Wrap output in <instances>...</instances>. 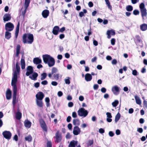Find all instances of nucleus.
<instances>
[{"label": "nucleus", "mask_w": 147, "mask_h": 147, "mask_svg": "<svg viewBox=\"0 0 147 147\" xmlns=\"http://www.w3.org/2000/svg\"><path fill=\"white\" fill-rule=\"evenodd\" d=\"M20 68L18 63H16V70L13 73L12 78L11 85L13 87V96L12 102L14 106L16 103V96L17 91V87L16 83L17 81V76L19 74Z\"/></svg>", "instance_id": "f257e3e1"}, {"label": "nucleus", "mask_w": 147, "mask_h": 147, "mask_svg": "<svg viewBox=\"0 0 147 147\" xmlns=\"http://www.w3.org/2000/svg\"><path fill=\"white\" fill-rule=\"evenodd\" d=\"M42 58L44 63L47 64L49 67L53 66L55 65V61L54 59L49 55H43Z\"/></svg>", "instance_id": "f03ea898"}, {"label": "nucleus", "mask_w": 147, "mask_h": 147, "mask_svg": "<svg viewBox=\"0 0 147 147\" xmlns=\"http://www.w3.org/2000/svg\"><path fill=\"white\" fill-rule=\"evenodd\" d=\"M23 42L24 43L31 44L33 41L34 37L33 34H25L22 37Z\"/></svg>", "instance_id": "7ed1b4c3"}, {"label": "nucleus", "mask_w": 147, "mask_h": 147, "mask_svg": "<svg viewBox=\"0 0 147 147\" xmlns=\"http://www.w3.org/2000/svg\"><path fill=\"white\" fill-rule=\"evenodd\" d=\"M139 7L142 19L144 20V17H146L147 15V10L145 7L144 4L142 3H141Z\"/></svg>", "instance_id": "20e7f679"}, {"label": "nucleus", "mask_w": 147, "mask_h": 147, "mask_svg": "<svg viewBox=\"0 0 147 147\" xmlns=\"http://www.w3.org/2000/svg\"><path fill=\"white\" fill-rule=\"evenodd\" d=\"M78 114L80 117H86L88 114V112L84 108H81L78 111Z\"/></svg>", "instance_id": "39448f33"}, {"label": "nucleus", "mask_w": 147, "mask_h": 147, "mask_svg": "<svg viewBox=\"0 0 147 147\" xmlns=\"http://www.w3.org/2000/svg\"><path fill=\"white\" fill-rule=\"evenodd\" d=\"M14 28V26L11 22H8L6 24L5 28L7 31H12Z\"/></svg>", "instance_id": "423d86ee"}, {"label": "nucleus", "mask_w": 147, "mask_h": 147, "mask_svg": "<svg viewBox=\"0 0 147 147\" xmlns=\"http://www.w3.org/2000/svg\"><path fill=\"white\" fill-rule=\"evenodd\" d=\"M111 90L114 94L117 95L119 93L120 88L117 86L115 85L112 87Z\"/></svg>", "instance_id": "0eeeda50"}, {"label": "nucleus", "mask_w": 147, "mask_h": 147, "mask_svg": "<svg viewBox=\"0 0 147 147\" xmlns=\"http://www.w3.org/2000/svg\"><path fill=\"white\" fill-rule=\"evenodd\" d=\"M40 125L43 130L46 132L47 131V127L44 121L42 119L40 120Z\"/></svg>", "instance_id": "6e6552de"}, {"label": "nucleus", "mask_w": 147, "mask_h": 147, "mask_svg": "<svg viewBox=\"0 0 147 147\" xmlns=\"http://www.w3.org/2000/svg\"><path fill=\"white\" fill-rule=\"evenodd\" d=\"M2 134L3 137L8 140L10 139L11 136V134L8 131H5L3 132Z\"/></svg>", "instance_id": "1a4fd4ad"}, {"label": "nucleus", "mask_w": 147, "mask_h": 147, "mask_svg": "<svg viewBox=\"0 0 147 147\" xmlns=\"http://www.w3.org/2000/svg\"><path fill=\"white\" fill-rule=\"evenodd\" d=\"M26 71V75L27 76H29L30 74H31L34 71L32 67L30 66H28L27 67Z\"/></svg>", "instance_id": "9d476101"}, {"label": "nucleus", "mask_w": 147, "mask_h": 147, "mask_svg": "<svg viewBox=\"0 0 147 147\" xmlns=\"http://www.w3.org/2000/svg\"><path fill=\"white\" fill-rule=\"evenodd\" d=\"M107 37L108 38L110 39L111 37V36L114 35L115 34V32L114 30L111 29L108 30L107 31Z\"/></svg>", "instance_id": "9b49d317"}, {"label": "nucleus", "mask_w": 147, "mask_h": 147, "mask_svg": "<svg viewBox=\"0 0 147 147\" xmlns=\"http://www.w3.org/2000/svg\"><path fill=\"white\" fill-rule=\"evenodd\" d=\"M81 132L80 128L77 126H75L74 127L73 133L75 135H77L79 134Z\"/></svg>", "instance_id": "f8f14e48"}, {"label": "nucleus", "mask_w": 147, "mask_h": 147, "mask_svg": "<svg viewBox=\"0 0 147 147\" xmlns=\"http://www.w3.org/2000/svg\"><path fill=\"white\" fill-rule=\"evenodd\" d=\"M36 99L42 100L44 97V95L42 92H39L36 95Z\"/></svg>", "instance_id": "ddd939ff"}, {"label": "nucleus", "mask_w": 147, "mask_h": 147, "mask_svg": "<svg viewBox=\"0 0 147 147\" xmlns=\"http://www.w3.org/2000/svg\"><path fill=\"white\" fill-rule=\"evenodd\" d=\"M55 142H59L60 141L61 139V135L59 133L58 131H57L55 134Z\"/></svg>", "instance_id": "4468645a"}, {"label": "nucleus", "mask_w": 147, "mask_h": 147, "mask_svg": "<svg viewBox=\"0 0 147 147\" xmlns=\"http://www.w3.org/2000/svg\"><path fill=\"white\" fill-rule=\"evenodd\" d=\"M11 17L10 14L6 13L3 16V20L4 22L8 21L11 20Z\"/></svg>", "instance_id": "2eb2a0df"}, {"label": "nucleus", "mask_w": 147, "mask_h": 147, "mask_svg": "<svg viewBox=\"0 0 147 147\" xmlns=\"http://www.w3.org/2000/svg\"><path fill=\"white\" fill-rule=\"evenodd\" d=\"M59 31V28L57 26H55L53 28L52 32L53 34L57 35Z\"/></svg>", "instance_id": "dca6fc26"}, {"label": "nucleus", "mask_w": 147, "mask_h": 147, "mask_svg": "<svg viewBox=\"0 0 147 147\" xmlns=\"http://www.w3.org/2000/svg\"><path fill=\"white\" fill-rule=\"evenodd\" d=\"M49 14V11L47 9L43 11L42 12V15L44 18H46L48 16Z\"/></svg>", "instance_id": "f3484780"}, {"label": "nucleus", "mask_w": 147, "mask_h": 147, "mask_svg": "<svg viewBox=\"0 0 147 147\" xmlns=\"http://www.w3.org/2000/svg\"><path fill=\"white\" fill-rule=\"evenodd\" d=\"M92 78V76L90 74H86L85 75V80L87 82L91 81Z\"/></svg>", "instance_id": "a211bd4d"}, {"label": "nucleus", "mask_w": 147, "mask_h": 147, "mask_svg": "<svg viewBox=\"0 0 147 147\" xmlns=\"http://www.w3.org/2000/svg\"><path fill=\"white\" fill-rule=\"evenodd\" d=\"M38 76V74L34 72L32 75L29 76V78L32 80H36Z\"/></svg>", "instance_id": "6ab92c4d"}, {"label": "nucleus", "mask_w": 147, "mask_h": 147, "mask_svg": "<svg viewBox=\"0 0 147 147\" xmlns=\"http://www.w3.org/2000/svg\"><path fill=\"white\" fill-rule=\"evenodd\" d=\"M140 29L142 31H145L147 30V24L144 23L140 26Z\"/></svg>", "instance_id": "aec40b11"}, {"label": "nucleus", "mask_w": 147, "mask_h": 147, "mask_svg": "<svg viewBox=\"0 0 147 147\" xmlns=\"http://www.w3.org/2000/svg\"><path fill=\"white\" fill-rule=\"evenodd\" d=\"M107 115V121L108 122H111L112 121V119H111L112 117V116L111 113L107 112L106 113Z\"/></svg>", "instance_id": "412c9836"}, {"label": "nucleus", "mask_w": 147, "mask_h": 147, "mask_svg": "<svg viewBox=\"0 0 147 147\" xmlns=\"http://www.w3.org/2000/svg\"><path fill=\"white\" fill-rule=\"evenodd\" d=\"M78 142L76 141L73 140L71 141L68 146V147H75L77 145Z\"/></svg>", "instance_id": "4be33fe9"}, {"label": "nucleus", "mask_w": 147, "mask_h": 147, "mask_svg": "<svg viewBox=\"0 0 147 147\" xmlns=\"http://www.w3.org/2000/svg\"><path fill=\"white\" fill-rule=\"evenodd\" d=\"M6 97L7 100H9L11 97V92L9 89H8L6 92Z\"/></svg>", "instance_id": "5701e85b"}, {"label": "nucleus", "mask_w": 147, "mask_h": 147, "mask_svg": "<svg viewBox=\"0 0 147 147\" xmlns=\"http://www.w3.org/2000/svg\"><path fill=\"white\" fill-rule=\"evenodd\" d=\"M25 126L27 128L30 127L31 125V123L28 120H26L24 122Z\"/></svg>", "instance_id": "b1692460"}, {"label": "nucleus", "mask_w": 147, "mask_h": 147, "mask_svg": "<svg viewBox=\"0 0 147 147\" xmlns=\"http://www.w3.org/2000/svg\"><path fill=\"white\" fill-rule=\"evenodd\" d=\"M73 124L74 125H79L80 124V121L78 119H74L73 120Z\"/></svg>", "instance_id": "393cba45"}, {"label": "nucleus", "mask_w": 147, "mask_h": 147, "mask_svg": "<svg viewBox=\"0 0 147 147\" xmlns=\"http://www.w3.org/2000/svg\"><path fill=\"white\" fill-rule=\"evenodd\" d=\"M33 61L34 63L36 64H38L42 62L41 59L38 57H36L34 58Z\"/></svg>", "instance_id": "a878e982"}, {"label": "nucleus", "mask_w": 147, "mask_h": 147, "mask_svg": "<svg viewBox=\"0 0 147 147\" xmlns=\"http://www.w3.org/2000/svg\"><path fill=\"white\" fill-rule=\"evenodd\" d=\"M135 98L136 100V103L139 105L141 104V101L140 98L137 96H135Z\"/></svg>", "instance_id": "bb28decb"}, {"label": "nucleus", "mask_w": 147, "mask_h": 147, "mask_svg": "<svg viewBox=\"0 0 147 147\" xmlns=\"http://www.w3.org/2000/svg\"><path fill=\"white\" fill-rule=\"evenodd\" d=\"M36 103L38 106L41 107L43 106V103L42 100L36 99Z\"/></svg>", "instance_id": "cd10ccee"}, {"label": "nucleus", "mask_w": 147, "mask_h": 147, "mask_svg": "<svg viewBox=\"0 0 147 147\" xmlns=\"http://www.w3.org/2000/svg\"><path fill=\"white\" fill-rule=\"evenodd\" d=\"M21 68L22 69H24L25 68V63L24 59L22 58L21 60Z\"/></svg>", "instance_id": "c85d7f7f"}, {"label": "nucleus", "mask_w": 147, "mask_h": 147, "mask_svg": "<svg viewBox=\"0 0 147 147\" xmlns=\"http://www.w3.org/2000/svg\"><path fill=\"white\" fill-rule=\"evenodd\" d=\"M20 45H18L16 48V56L18 57L20 52Z\"/></svg>", "instance_id": "c756f323"}, {"label": "nucleus", "mask_w": 147, "mask_h": 147, "mask_svg": "<svg viewBox=\"0 0 147 147\" xmlns=\"http://www.w3.org/2000/svg\"><path fill=\"white\" fill-rule=\"evenodd\" d=\"M7 31L5 32V37L7 39H9L11 37V33Z\"/></svg>", "instance_id": "7c9ffc66"}, {"label": "nucleus", "mask_w": 147, "mask_h": 147, "mask_svg": "<svg viewBox=\"0 0 147 147\" xmlns=\"http://www.w3.org/2000/svg\"><path fill=\"white\" fill-rule=\"evenodd\" d=\"M25 139L26 141L28 142H30L32 140V138L30 135H28L25 137Z\"/></svg>", "instance_id": "2f4dec72"}, {"label": "nucleus", "mask_w": 147, "mask_h": 147, "mask_svg": "<svg viewBox=\"0 0 147 147\" xmlns=\"http://www.w3.org/2000/svg\"><path fill=\"white\" fill-rule=\"evenodd\" d=\"M87 12V11L86 9H83V12H80L79 14V16L80 17H82V16H84V13H86Z\"/></svg>", "instance_id": "473e14b6"}, {"label": "nucleus", "mask_w": 147, "mask_h": 147, "mask_svg": "<svg viewBox=\"0 0 147 147\" xmlns=\"http://www.w3.org/2000/svg\"><path fill=\"white\" fill-rule=\"evenodd\" d=\"M133 9L132 6L130 5H128L126 7V10L129 11H131Z\"/></svg>", "instance_id": "72a5a7b5"}, {"label": "nucleus", "mask_w": 147, "mask_h": 147, "mask_svg": "<svg viewBox=\"0 0 147 147\" xmlns=\"http://www.w3.org/2000/svg\"><path fill=\"white\" fill-rule=\"evenodd\" d=\"M22 117L21 113L19 112H17L16 115V118L18 119H20Z\"/></svg>", "instance_id": "f704fd0d"}, {"label": "nucleus", "mask_w": 147, "mask_h": 147, "mask_svg": "<svg viewBox=\"0 0 147 147\" xmlns=\"http://www.w3.org/2000/svg\"><path fill=\"white\" fill-rule=\"evenodd\" d=\"M120 116V114L119 113H118L115 117V121L116 123H117L119 119Z\"/></svg>", "instance_id": "c9c22d12"}, {"label": "nucleus", "mask_w": 147, "mask_h": 147, "mask_svg": "<svg viewBox=\"0 0 147 147\" xmlns=\"http://www.w3.org/2000/svg\"><path fill=\"white\" fill-rule=\"evenodd\" d=\"M119 104V101L117 100H115L113 102L112 105L113 107H116Z\"/></svg>", "instance_id": "e433bc0d"}, {"label": "nucleus", "mask_w": 147, "mask_h": 147, "mask_svg": "<svg viewBox=\"0 0 147 147\" xmlns=\"http://www.w3.org/2000/svg\"><path fill=\"white\" fill-rule=\"evenodd\" d=\"M47 76V75L46 73H43L42 74H41V80H44L46 77Z\"/></svg>", "instance_id": "4c0bfd02"}, {"label": "nucleus", "mask_w": 147, "mask_h": 147, "mask_svg": "<svg viewBox=\"0 0 147 147\" xmlns=\"http://www.w3.org/2000/svg\"><path fill=\"white\" fill-rule=\"evenodd\" d=\"M45 101L46 102V105L47 107L49 106L50 99L49 98L46 97L45 98Z\"/></svg>", "instance_id": "58836bf2"}, {"label": "nucleus", "mask_w": 147, "mask_h": 147, "mask_svg": "<svg viewBox=\"0 0 147 147\" xmlns=\"http://www.w3.org/2000/svg\"><path fill=\"white\" fill-rule=\"evenodd\" d=\"M70 78L69 77H67L64 80L66 84H69L70 83Z\"/></svg>", "instance_id": "ea45409f"}, {"label": "nucleus", "mask_w": 147, "mask_h": 147, "mask_svg": "<svg viewBox=\"0 0 147 147\" xmlns=\"http://www.w3.org/2000/svg\"><path fill=\"white\" fill-rule=\"evenodd\" d=\"M58 71V69L55 67H53L51 70L52 74L56 73Z\"/></svg>", "instance_id": "a19ab883"}, {"label": "nucleus", "mask_w": 147, "mask_h": 147, "mask_svg": "<svg viewBox=\"0 0 147 147\" xmlns=\"http://www.w3.org/2000/svg\"><path fill=\"white\" fill-rule=\"evenodd\" d=\"M138 74V72L136 71V70L134 69L132 70V74L135 76H137Z\"/></svg>", "instance_id": "79ce46f5"}, {"label": "nucleus", "mask_w": 147, "mask_h": 147, "mask_svg": "<svg viewBox=\"0 0 147 147\" xmlns=\"http://www.w3.org/2000/svg\"><path fill=\"white\" fill-rule=\"evenodd\" d=\"M133 14L135 15H138L139 13V12L138 10H135L133 11Z\"/></svg>", "instance_id": "37998d69"}, {"label": "nucleus", "mask_w": 147, "mask_h": 147, "mask_svg": "<svg viewBox=\"0 0 147 147\" xmlns=\"http://www.w3.org/2000/svg\"><path fill=\"white\" fill-rule=\"evenodd\" d=\"M115 38H113L111 39V43L112 45H113L115 44Z\"/></svg>", "instance_id": "c03bdc74"}, {"label": "nucleus", "mask_w": 147, "mask_h": 147, "mask_svg": "<svg viewBox=\"0 0 147 147\" xmlns=\"http://www.w3.org/2000/svg\"><path fill=\"white\" fill-rule=\"evenodd\" d=\"M93 140H89L88 143V146H91L93 143Z\"/></svg>", "instance_id": "a18cd8bd"}, {"label": "nucleus", "mask_w": 147, "mask_h": 147, "mask_svg": "<svg viewBox=\"0 0 147 147\" xmlns=\"http://www.w3.org/2000/svg\"><path fill=\"white\" fill-rule=\"evenodd\" d=\"M72 116L74 118H76L77 117V115L76 112H74L72 113Z\"/></svg>", "instance_id": "49530a36"}, {"label": "nucleus", "mask_w": 147, "mask_h": 147, "mask_svg": "<svg viewBox=\"0 0 147 147\" xmlns=\"http://www.w3.org/2000/svg\"><path fill=\"white\" fill-rule=\"evenodd\" d=\"M52 144L51 143L50 141H48L47 144V147H51Z\"/></svg>", "instance_id": "de8ad7c7"}, {"label": "nucleus", "mask_w": 147, "mask_h": 147, "mask_svg": "<svg viewBox=\"0 0 147 147\" xmlns=\"http://www.w3.org/2000/svg\"><path fill=\"white\" fill-rule=\"evenodd\" d=\"M53 77L55 78L57 80H58L59 77V74H54Z\"/></svg>", "instance_id": "09e8293b"}, {"label": "nucleus", "mask_w": 147, "mask_h": 147, "mask_svg": "<svg viewBox=\"0 0 147 147\" xmlns=\"http://www.w3.org/2000/svg\"><path fill=\"white\" fill-rule=\"evenodd\" d=\"M101 91L102 93H105L106 91V89L104 87H102L101 89Z\"/></svg>", "instance_id": "8fccbe9b"}, {"label": "nucleus", "mask_w": 147, "mask_h": 147, "mask_svg": "<svg viewBox=\"0 0 147 147\" xmlns=\"http://www.w3.org/2000/svg\"><path fill=\"white\" fill-rule=\"evenodd\" d=\"M99 132L101 134H103L104 133L105 130L101 128L99 129Z\"/></svg>", "instance_id": "3c124183"}, {"label": "nucleus", "mask_w": 147, "mask_h": 147, "mask_svg": "<svg viewBox=\"0 0 147 147\" xmlns=\"http://www.w3.org/2000/svg\"><path fill=\"white\" fill-rule=\"evenodd\" d=\"M137 131L140 133H142L143 132V129L141 128H139L137 129Z\"/></svg>", "instance_id": "603ef678"}, {"label": "nucleus", "mask_w": 147, "mask_h": 147, "mask_svg": "<svg viewBox=\"0 0 147 147\" xmlns=\"http://www.w3.org/2000/svg\"><path fill=\"white\" fill-rule=\"evenodd\" d=\"M98 84H94L93 86V88L95 90H97L98 88Z\"/></svg>", "instance_id": "864d4df0"}, {"label": "nucleus", "mask_w": 147, "mask_h": 147, "mask_svg": "<svg viewBox=\"0 0 147 147\" xmlns=\"http://www.w3.org/2000/svg\"><path fill=\"white\" fill-rule=\"evenodd\" d=\"M139 0H131V2L133 4H135L139 2Z\"/></svg>", "instance_id": "5fc2aeb1"}, {"label": "nucleus", "mask_w": 147, "mask_h": 147, "mask_svg": "<svg viewBox=\"0 0 147 147\" xmlns=\"http://www.w3.org/2000/svg\"><path fill=\"white\" fill-rule=\"evenodd\" d=\"M109 136L111 137H113L114 135V133L112 131H110L109 133Z\"/></svg>", "instance_id": "6e6d98bb"}, {"label": "nucleus", "mask_w": 147, "mask_h": 147, "mask_svg": "<svg viewBox=\"0 0 147 147\" xmlns=\"http://www.w3.org/2000/svg\"><path fill=\"white\" fill-rule=\"evenodd\" d=\"M51 84L53 86H56L57 85V83L55 81H52Z\"/></svg>", "instance_id": "4d7b16f0"}, {"label": "nucleus", "mask_w": 147, "mask_h": 147, "mask_svg": "<svg viewBox=\"0 0 147 147\" xmlns=\"http://www.w3.org/2000/svg\"><path fill=\"white\" fill-rule=\"evenodd\" d=\"M58 95L59 97L62 96L63 95V93L61 91H59L58 92Z\"/></svg>", "instance_id": "13d9d810"}, {"label": "nucleus", "mask_w": 147, "mask_h": 147, "mask_svg": "<svg viewBox=\"0 0 147 147\" xmlns=\"http://www.w3.org/2000/svg\"><path fill=\"white\" fill-rule=\"evenodd\" d=\"M41 83L42 84L45 85L47 84L48 82L46 80H44L41 82Z\"/></svg>", "instance_id": "bf43d9fd"}, {"label": "nucleus", "mask_w": 147, "mask_h": 147, "mask_svg": "<svg viewBox=\"0 0 147 147\" xmlns=\"http://www.w3.org/2000/svg\"><path fill=\"white\" fill-rule=\"evenodd\" d=\"M117 63V61L115 59H113L112 61V63L113 65H115Z\"/></svg>", "instance_id": "052dcab7"}, {"label": "nucleus", "mask_w": 147, "mask_h": 147, "mask_svg": "<svg viewBox=\"0 0 147 147\" xmlns=\"http://www.w3.org/2000/svg\"><path fill=\"white\" fill-rule=\"evenodd\" d=\"M120 131L119 129H117L116 130L115 133L117 135H119L120 134Z\"/></svg>", "instance_id": "680f3d73"}, {"label": "nucleus", "mask_w": 147, "mask_h": 147, "mask_svg": "<svg viewBox=\"0 0 147 147\" xmlns=\"http://www.w3.org/2000/svg\"><path fill=\"white\" fill-rule=\"evenodd\" d=\"M73 106V103L72 102H70L68 103V106L69 107H72Z\"/></svg>", "instance_id": "e2e57ef3"}, {"label": "nucleus", "mask_w": 147, "mask_h": 147, "mask_svg": "<svg viewBox=\"0 0 147 147\" xmlns=\"http://www.w3.org/2000/svg\"><path fill=\"white\" fill-rule=\"evenodd\" d=\"M79 100L81 101H83L84 100V97L82 96H80L79 97Z\"/></svg>", "instance_id": "0e129e2a"}, {"label": "nucleus", "mask_w": 147, "mask_h": 147, "mask_svg": "<svg viewBox=\"0 0 147 147\" xmlns=\"http://www.w3.org/2000/svg\"><path fill=\"white\" fill-rule=\"evenodd\" d=\"M134 112V109L132 108H130L129 109L128 112L129 114L132 113Z\"/></svg>", "instance_id": "69168bd1"}, {"label": "nucleus", "mask_w": 147, "mask_h": 147, "mask_svg": "<svg viewBox=\"0 0 147 147\" xmlns=\"http://www.w3.org/2000/svg\"><path fill=\"white\" fill-rule=\"evenodd\" d=\"M71 117L70 116H68L67 118V121L68 122H69L70 121Z\"/></svg>", "instance_id": "338daca9"}, {"label": "nucleus", "mask_w": 147, "mask_h": 147, "mask_svg": "<svg viewBox=\"0 0 147 147\" xmlns=\"http://www.w3.org/2000/svg\"><path fill=\"white\" fill-rule=\"evenodd\" d=\"M143 104L144 106L147 108V101L144 100L143 101Z\"/></svg>", "instance_id": "774afa93"}]
</instances>
